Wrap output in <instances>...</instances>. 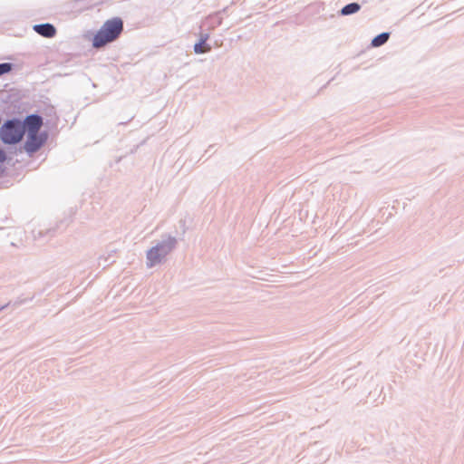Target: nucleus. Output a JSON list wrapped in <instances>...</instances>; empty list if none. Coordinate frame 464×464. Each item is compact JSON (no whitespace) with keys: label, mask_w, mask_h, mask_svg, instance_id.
I'll return each mask as SVG.
<instances>
[{"label":"nucleus","mask_w":464,"mask_h":464,"mask_svg":"<svg viewBox=\"0 0 464 464\" xmlns=\"http://www.w3.org/2000/svg\"><path fill=\"white\" fill-rule=\"evenodd\" d=\"M42 126L43 119L38 115L27 116L23 125L24 131L26 130L27 133L39 132Z\"/></svg>","instance_id":"nucleus-4"},{"label":"nucleus","mask_w":464,"mask_h":464,"mask_svg":"<svg viewBox=\"0 0 464 464\" xmlns=\"http://www.w3.org/2000/svg\"><path fill=\"white\" fill-rule=\"evenodd\" d=\"M207 39L208 35L203 37L199 43L195 44L194 51L196 53H204L210 50V47L206 44Z\"/></svg>","instance_id":"nucleus-7"},{"label":"nucleus","mask_w":464,"mask_h":464,"mask_svg":"<svg viewBox=\"0 0 464 464\" xmlns=\"http://www.w3.org/2000/svg\"><path fill=\"white\" fill-rule=\"evenodd\" d=\"M24 135V128L18 120L5 121L0 129V138L5 144H16Z\"/></svg>","instance_id":"nucleus-2"},{"label":"nucleus","mask_w":464,"mask_h":464,"mask_svg":"<svg viewBox=\"0 0 464 464\" xmlns=\"http://www.w3.org/2000/svg\"><path fill=\"white\" fill-rule=\"evenodd\" d=\"M45 140V133H27V140L25 141L24 148L27 152H35L44 145Z\"/></svg>","instance_id":"nucleus-3"},{"label":"nucleus","mask_w":464,"mask_h":464,"mask_svg":"<svg viewBox=\"0 0 464 464\" xmlns=\"http://www.w3.org/2000/svg\"><path fill=\"white\" fill-rule=\"evenodd\" d=\"M11 71L10 63H1L0 64V75L5 74Z\"/></svg>","instance_id":"nucleus-10"},{"label":"nucleus","mask_w":464,"mask_h":464,"mask_svg":"<svg viewBox=\"0 0 464 464\" xmlns=\"http://www.w3.org/2000/svg\"><path fill=\"white\" fill-rule=\"evenodd\" d=\"M36 33L44 37H53L56 34L55 27L51 24H37L34 26Z\"/></svg>","instance_id":"nucleus-6"},{"label":"nucleus","mask_w":464,"mask_h":464,"mask_svg":"<svg viewBox=\"0 0 464 464\" xmlns=\"http://www.w3.org/2000/svg\"><path fill=\"white\" fill-rule=\"evenodd\" d=\"M389 34L387 33L381 34L372 40V44L376 47L381 46L387 42Z\"/></svg>","instance_id":"nucleus-9"},{"label":"nucleus","mask_w":464,"mask_h":464,"mask_svg":"<svg viewBox=\"0 0 464 464\" xmlns=\"http://www.w3.org/2000/svg\"><path fill=\"white\" fill-rule=\"evenodd\" d=\"M360 10V5L356 3H352L347 5H345L342 11L341 14L343 15H348L356 13Z\"/></svg>","instance_id":"nucleus-8"},{"label":"nucleus","mask_w":464,"mask_h":464,"mask_svg":"<svg viewBox=\"0 0 464 464\" xmlns=\"http://www.w3.org/2000/svg\"><path fill=\"white\" fill-rule=\"evenodd\" d=\"M123 30V22L119 17L107 20L92 39V46L101 48L116 40Z\"/></svg>","instance_id":"nucleus-1"},{"label":"nucleus","mask_w":464,"mask_h":464,"mask_svg":"<svg viewBox=\"0 0 464 464\" xmlns=\"http://www.w3.org/2000/svg\"><path fill=\"white\" fill-rule=\"evenodd\" d=\"M6 160V153L5 151L0 147V163L5 162Z\"/></svg>","instance_id":"nucleus-11"},{"label":"nucleus","mask_w":464,"mask_h":464,"mask_svg":"<svg viewBox=\"0 0 464 464\" xmlns=\"http://www.w3.org/2000/svg\"><path fill=\"white\" fill-rule=\"evenodd\" d=\"M163 246H157L155 247H152L149 250L147 254L148 258V265L150 266H154L155 264L159 263L161 258L166 256L171 249V246L168 247L166 250H164L162 253H160V250L163 249Z\"/></svg>","instance_id":"nucleus-5"}]
</instances>
